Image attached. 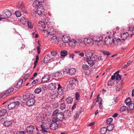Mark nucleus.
Masks as SVG:
<instances>
[{"instance_id": "f257e3e1", "label": "nucleus", "mask_w": 134, "mask_h": 134, "mask_svg": "<svg viewBox=\"0 0 134 134\" xmlns=\"http://www.w3.org/2000/svg\"><path fill=\"white\" fill-rule=\"evenodd\" d=\"M85 55L86 57V61L91 66H93L95 63V59L97 58V56L92 52L88 51L85 52Z\"/></svg>"}, {"instance_id": "f03ea898", "label": "nucleus", "mask_w": 134, "mask_h": 134, "mask_svg": "<svg viewBox=\"0 0 134 134\" xmlns=\"http://www.w3.org/2000/svg\"><path fill=\"white\" fill-rule=\"evenodd\" d=\"M52 116L56 117H53L52 118L54 119V121H62L64 119V114L62 112L59 111L58 109H57L54 110Z\"/></svg>"}, {"instance_id": "7ed1b4c3", "label": "nucleus", "mask_w": 134, "mask_h": 134, "mask_svg": "<svg viewBox=\"0 0 134 134\" xmlns=\"http://www.w3.org/2000/svg\"><path fill=\"white\" fill-rule=\"evenodd\" d=\"M110 47L114 48L121 44V40L118 37H115L112 39Z\"/></svg>"}, {"instance_id": "20e7f679", "label": "nucleus", "mask_w": 134, "mask_h": 134, "mask_svg": "<svg viewBox=\"0 0 134 134\" xmlns=\"http://www.w3.org/2000/svg\"><path fill=\"white\" fill-rule=\"evenodd\" d=\"M93 42H97L98 46L102 44L103 42V38L99 35L94 36L92 39Z\"/></svg>"}, {"instance_id": "39448f33", "label": "nucleus", "mask_w": 134, "mask_h": 134, "mask_svg": "<svg viewBox=\"0 0 134 134\" xmlns=\"http://www.w3.org/2000/svg\"><path fill=\"white\" fill-rule=\"evenodd\" d=\"M54 119L52 118L51 121V124L49 127L50 129L52 130H54L57 129L58 127V125L57 123V121H54Z\"/></svg>"}, {"instance_id": "423d86ee", "label": "nucleus", "mask_w": 134, "mask_h": 134, "mask_svg": "<svg viewBox=\"0 0 134 134\" xmlns=\"http://www.w3.org/2000/svg\"><path fill=\"white\" fill-rule=\"evenodd\" d=\"M20 103L18 101L13 102L10 103L8 105V109L11 110L14 109L17 105H19Z\"/></svg>"}, {"instance_id": "0eeeda50", "label": "nucleus", "mask_w": 134, "mask_h": 134, "mask_svg": "<svg viewBox=\"0 0 134 134\" xmlns=\"http://www.w3.org/2000/svg\"><path fill=\"white\" fill-rule=\"evenodd\" d=\"M103 39V42L102 43H105L107 46H108L110 47V44H111V37L110 36H107L105 38L104 40V41Z\"/></svg>"}, {"instance_id": "6e6552de", "label": "nucleus", "mask_w": 134, "mask_h": 134, "mask_svg": "<svg viewBox=\"0 0 134 134\" xmlns=\"http://www.w3.org/2000/svg\"><path fill=\"white\" fill-rule=\"evenodd\" d=\"M35 130V127L32 125L29 126L27 127L25 129L26 132L31 134Z\"/></svg>"}, {"instance_id": "1a4fd4ad", "label": "nucleus", "mask_w": 134, "mask_h": 134, "mask_svg": "<svg viewBox=\"0 0 134 134\" xmlns=\"http://www.w3.org/2000/svg\"><path fill=\"white\" fill-rule=\"evenodd\" d=\"M35 102V99L32 97L27 101L26 104L29 106H31L34 105Z\"/></svg>"}, {"instance_id": "9d476101", "label": "nucleus", "mask_w": 134, "mask_h": 134, "mask_svg": "<svg viewBox=\"0 0 134 134\" xmlns=\"http://www.w3.org/2000/svg\"><path fill=\"white\" fill-rule=\"evenodd\" d=\"M84 43L85 44L86 43L88 44H90L91 45H92L93 43V39L90 37L85 38L84 39Z\"/></svg>"}, {"instance_id": "9b49d317", "label": "nucleus", "mask_w": 134, "mask_h": 134, "mask_svg": "<svg viewBox=\"0 0 134 134\" xmlns=\"http://www.w3.org/2000/svg\"><path fill=\"white\" fill-rule=\"evenodd\" d=\"M70 37L67 35H64L62 37V40L63 42L67 43L69 42L70 40Z\"/></svg>"}, {"instance_id": "f8f14e48", "label": "nucleus", "mask_w": 134, "mask_h": 134, "mask_svg": "<svg viewBox=\"0 0 134 134\" xmlns=\"http://www.w3.org/2000/svg\"><path fill=\"white\" fill-rule=\"evenodd\" d=\"M58 94V93L57 92L55 91H53L50 93V97L52 99H54L57 97Z\"/></svg>"}, {"instance_id": "ddd939ff", "label": "nucleus", "mask_w": 134, "mask_h": 134, "mask_svg": "<svg viewBox=\"0 0 134 134\" xmlns=\"http://www.w3.org/2000/svg\"><path fill=\"white\" fill-rule=\"evenodd\" d=\"M69 44L71 47H75L77 45V41L74 39L71 40L69 41Z\"/></svg>"}, {"instance_id": "4468645a", "label": "nucleus", "mask_w": 134, "mask_h": 134, "mask_svg": "<svg viewBox=\"0 0 134 134\" xmlns=\"http://www.w3.org/2000/svg\"><path fill=\"white\" fill-rule=\"evenodd\" d=\"M64 119H68L71 115V112L69 110H66L64 114Z\"/></svg>"}, {"instance_id": "2eb2a0df", "label": "nucleus", "mask_w": 134, "mask_h": 134, "mask_svg": "<svg viewBox=\"0 0 134 134\" xmlns=\"http://www.w3.org/2000/svg\"><path fill=\"white\" fill-rule=\"evenodd\" d=\"M82 68L85 74L87 75L89 74V73L88 72L89 71V67L88 65L86 64L83 65L82 66Z\"/></svg>"}, {"instance_id": "dca6fc26", "label": "nucleus", "mask_w": 134, "mask_h": 134, "mask_svg": "<svg viewBox=\"0 0 134 134\" xmlns=\"http://www.w3.org/2000/svg\"><path fill=\"white\" fill-rule=\"evenodd\" d=\"M44 8L43 7H39L37 8L36 13H37L38 15H40L43 14L44 12Z\"/></svg>"}, {"instance_id": "f3484780", "label": "nucleus", "mask_w": 134, "mask_h": 134, "mask_svg": "<svg viewBox=\"0 0 134 134\" xmlns=\"http://www.w3.org/2000/svg\"><path fill=\"white\" fill-rule=\"evenodd\" d=\"M14 90V88H11L7 90L5 92L3 93V96H4V97L7 96L9 95Z\"/></svg>"}, {"instance_id": "a211bd4d", "label": "nucleus", "mask_w": 134, "mask_h": 134, "mask_svg": "<svg viewBox=\"0 0 134 134\" xmlns=\"http://www.w3.org/2000/svg\"><path fill=\"white\" fill-rule=\"evenodd\" d=\"M7 112V110L5 109H3L0 111V120L2 121L3 118L2 117Z\"/></svg>"}, {"instance_id": "6ab92c4d", "label": "nucleus", "mask_w": 134, "mask_h": 134, "mask_svg": "<svg viewBox=\"0 0 134 134\" xmlns=\"http://www.w3.org/2000/svg\"><path fill=\"white\" fill-rule=\"evenodd\" d=\"M42 2H41L40 1H36L34 2L32 4V5L34 7H41V4Z\"/></svg>"}, {"instance_id": "aec40b11", "label": "nucleus", "mask_w": 134, "mask_h": 134, "mask_svg": "<svg viewBox=\"0 0 134 134\" xmlns=\"http://www.w3.org/2000/svg\"><path fill=\"white\" fill-rule=\"evenodd\" d=\"M32 96V95H30L29 93H26L23 95V100H28V99L30 98V97H31Z\"/></svg>"}, {"instance_id": "412c9836", "label": "nucleus", "mask_w": 134, "mask_h": 134, "mask_svg": "<svg viewBox=\"0 0 134 134\" xmlns=\"http://www.w3.org/2000/svg\"><path fill=\"white\" fill-rule=\"evenodd\" d=\"M129 35L127 32L121 34V37L122 40H125L129 37Z\"/></svg>"}, {"instance_id": "4be33fe9", "label": "nucleus", "mask_w": 134, "mask_h": 134, "mask_svg": "<svg viewBox=\"0 0 134 134\" xmlns=\"http://www.w3.org/2000/svg\"><path fill=\"white\" fill-rule=\"evenodd\" d=\"M69 83L70 85L77 84L78 80L77 79H70Z\"/></svg>"}, {"instance_id": "5701e85b", "label": "nucleus", "mask_w": 134, "mask_h": 134, "mask_svg": "<svg viewBox=\"0 0 134 134\" xmlns=\"http://www.w3.org/2000/svg\"><path fill=\"white\" fill-rule=\"evenodd\" d=\"M3 12L5 13L4 15H5L7 18H9L12 15V12L8 10H5Z\"/></svg>"}, {"instance_id": "b1692460", "label": "nucleus", "mask_w": 134, "mask_h": 134, "mask_svg": "<svg viewBox=\"0 0 134 134\" xmlns=\"http://www.w3.org/2000/svg\"><path fill=\"white\" fill-rule=\"evenodd\" d=\"M51 59V57L48 55H47L44 59L43 62L44 63H47Z\"/></svg>"}, {"instance_id": "393cba45", "label": "nucleus", "mask_w": 134, "mask_h": 134, "mask_svg": "<svg viewBox=\"0 0 134 134\" xmlns=\"http://www.w3.org/2000/svg\"><path fill=\"white\" fill-rule=\"evenodd\" d=\"M76 72V70L75 69L72 68L68 69V71L67 73H69L70 75H74Z\"/></svg>"}, {"instance_id": "a878e982", "label": "nucleus", "mask_w": 134, "mask_h": 134, "mask_svg": "<svg viewBox=\"0 0 134 134\" xmlns=\"http://www.w3.org/2000/svg\"><path fill=\"white\" fill-rule=\"evenodd\" d=\"M58 38L57 36H53L52 37L51 39V41L53 43H57L58 42Z\"/></svg>"}, {"instance_id": "bb28decb", "label": "nucleus", "mask_w": 134, "mask_h": 134, "mask_svg": "<svg viewBox=\"0 0 134 134\" xmlns=\"http://www.w3.org/2000/svg\"><path fill=\"white\" fill-rule=\"evenodd\" d=\"M50 79V77L48 76H44L41 79L42 82H47Z\"/></svg>"}, {"instance_id": "cd10ccee", "label": "nucleus", "mask_w": 134, "mask_h": 134, "mask_svg": "<svg viewBox=\"0 0 134 134\" xmlns=\"http://www.w3.org/2000/svg\"><path fill=\"white\" fill-rule=\"evenodd\" d=\"M62 73L60 71H57L54 73L53 74V76L55 77H60L62 75Z\"/></svg>"}, {"instance_id": "c85d7f7f", "label": "nucleus", "mask_w": 134, "mask_h": 134, "mask_svg": "<svg viewBox=\"0 0 134 134\" xmlns=\"http://www.w3.org/2000/svg\"><path fill=\"white\" fill-rule=\"evenodd\" d=\"M41 79L39 78L38 79H37L35 80H34L32 82V85H35L36 84H39L42 82Z\"/></svg>"}, {"instance_id": "c756f323", "label": "nucleus", "mask_w": 134, "mask_h": 134, "mask_svg": "<svg viewBox=\"0 0 134 134\" xmlns=\"http://www.w3.org/2000/svg\"><path fill=\"white\" fill-rule=\"evenodd\" d=\"M57 85L55 83H52L48 85V87L50 89L53 90L56 88Z\"/></svg>"}, {"instance_id": "7c9ffc66", "label": "nucleus", "mask_w": 134, "mask_h": 134, "mask_svg": "<svg viewBox=\"0 0 134 134\" xmlns=\"http://www.w3.org/2000/svg\"><path fill=\"white\" fill-rule=\"evenodd\" d=\"M12 124V121L11 120H6L3 123V125L5 126H10Z\"/></svg>"}, {"instance_id": "2f4dec72", "label": "nucleus", "mask_w": 134, "mask_h": 134, "mask_svg": "<svg viewBox=\"0 0 134 134\" xmlns=\"http://www.w3.org/2000/svg\"><path fill=\"white\" fill-rule=\"evenodd\" d=\"M23 80H21L19 81L15 85V87L17 88L20 87L23 84Z\"/></svg>"}, {"instance_id": "473e14b6", "label": "nucleus", "mask_w": 134, "mask_h": 134, "mask_svg": "<svg viewBox=\"0 0 134 134\" xmlns=\"http://www.w3.org/2000/svg\"><path fill=\"white\" fill-rule=\"evenodd\" d=\"M66 101L67 104H71L72 102L73 98L71 97H69L66 98Z\"/></svg>"}, {"instance_id": "72a5a7b5", "label": "nucleus", "mask_w": 134, "mask_h": 134, "mask_svg": "<svg viewBox=\"0 0 134 134\" xmlns=\"http://www.w3.org/2000/svg\"><path fill=\"white\" fill-rule=\"evenodd\" d=\"M84 43L82 41L79 39H77V46H82Z\"/></svg>"}, {"instance_id": "f704fd0d", "label": "nucleus", "mask_w": 134, "mask_h": 134, "mask_svg": "<svg viewBox=\"0 0 134 134\" xmlns=\"http://www.w3.org/2000/svg\"><path fill=\"white\" fill-rule=\"evenodd\" d=\"M20 20L21 24L24 25L26 23V20L24 17H21Z\"/></svg>"}, {"instance_id": "c9c22d12", "label": "nucleus", "mask_w": 134, "mask_h": 134, "mask_svg": "<svg viewBox=\"0 0 134 134\" xmlns=\"http://www.w3.org/2000/svg\"><path fill=\"white\" fill-rule=\"evenodd\" d=\"M107 130L105 127H103L100 129V132L101 134H105L107 132Z\"/></svg>"}, {"instance_id": "e433bc0d", "label": "nucleus", "mask_w": 134, "mask_h": 134, "mask_svg": "<svg viewBox=\"0 0 134 134\" xmlns=\"http://www.w3.org/2000/svg\"><path fill=\"white\" fill-rule=\"evenodd\" d=\"M27 24L28 27L29 28L32 29L34 27L33 24L31 21H27Z\"/></svg>"}, {"instance_id": "4c0bfd02", "label": "nucleus", "mask_w": 134, "mask_h": 134, "mask_svg": "<svg viewBox=\"0 0 134 134\" xmlns=\"http://www.w3.org/2000/svg\"><path fill=\"white\" fill-rule=\"evenodd\" d=\"M114 127V125L113 124L109 125L107 128V130L109 131H112Z\"/></svg>"}, {"instance_id": "58836bf2", "label": "nucleus", "mask_w": 134, "mask_h": 134, "mask_svg": "<svg viewBox=\"0 0 134 134\" xmlns=\"http://www.w3.org/2000/svg\"><path fill=\"white\" fill-rule=\"evenodd\" d=\"M38 26L40 27H41L43 29H44L46 27V25L42 21L40 22L38 24Z\"/></svg>"}, {"instance_id": "ea45409f", "label": "nucleus", "mask_w": 134, "mask_h": 134, "mask_svg": "<svg viewBox=\"0 0 134 134\" xmlns=\"http://www.w3.org/2000/svg\"><path fill=\"white\" fill-rule=\"evenodd\" d=\"M53 30V29L52 28H51L49 30V29H48V30L47 31V32H48V34L50 35H54L55 32V31L52 30Z\"/></svg>"}, {"instance_id": "a19ab883", "label": "nucleus", "mask_w": 134, "mask_h": 134, "mask_svg": "<svg viewBox=\"0 0 134 134\" xmlns=\"http://www.w3.org/2000/svg\"><path fill=\"white\" fill-rule=\"evenodd\" d=\"M131 98L130 97H128L125 99V102L127 105L131 103Z\"/></svg>"}, {"instance_id": "79ce46f5", "label": "nucleus", "mask_w": 134, "mask_h": 134, "mask_svg": "<svg viewBox=\"0 0 134 134\" xmlns=\"http://www.w3.org/2000/svg\"><path fill=\"white\" fill-rule=\"evenodd\" d=\"M67 51H62L60 52V55L62 57H65L67 55Z\"/></svg>"}, {"instance_id": "37998d69", "label": "nucleus", "mask_w": 134, "mask_h": 134, "mask_svg": "<svg viewBox=\"0 0 134 134\" xmlns=\"http://www.w3.org/2000/svg\"><path fill=\"white\" fill-rule=\"evenodd\" d=\"M42 91V89L40 87H37L36 88L35 90V92L36 94H39Z\"/></svg>"}, {"instance_id": "c03bdc74", "label": "nucleus", "mask_w": 134, "mask_h": 134, "mask_svg": "<svg viewBox=\"0 0 134 134\" xmlns=\"http://www.w3.org/2000/svg\"><path fill=\"white\" fill-rule=\"evenodd\" d=\"M41 127L42 129V130L44 132H47V131L46 130V129H47L48 127H46V126L43 125H41Z\"/></svg>"}, {"instance_id": "a18cd8bd", "label": "nucleus", "mask_w": 134, "mask_h": 134, "mask_svg": "<svg viewBox=\"0 0 134 134\" xmlns=\"http://www.w3.org/2000/svg\"><path fill=\"white\" fill-rule=\"evenodd\" d=\"M130 109L131 110L134 109V103H131L128 105Z\"/></svg>"}, {"instance_id": "49530a36", "label": "nucleus", "mask_w": 134, "mask_h": 134, "mask_svg": "<svg viewBox=\"0 0 134 134\" xmlns=\"http://www.w3.org/2000/svg\"><path fill=\"white\" fill-rule=\"evenodd\" d=\"M15 14L17 17H20L21 15V12L19 10L16 11L15 12Z\"/></svg>"}, {"instance_id": "de8ad7c7", "label": "nucleus", "mask_w": 134, "mask_h": 134, "mask_svg": "<svg viewBox=\"0 0 134 134\" xmlns=\"http://www.w3.org/2000/svg\"><path fill=\"white\" fill-rule=\"evenodd\" d=\"M60 108L62 110L64 109L66 107L65 104L63 103H61L60 105Z\"/></svg>"}, {"instance_id": "09e8293b", "label": "nucleus", "mask_w": 134, "mask_h": 134, "mask_svg": "<svg viewBox=\"0 0 134 134\" xmlns=\"http://www.w3.org/2000/svg\"><path fill=\"white\" fill-rule=\"evenodd\" d=\"M23 5L24 4L22 2H19L17 4V7L20 9Z\"/></svg>"}, {"instance_id": "8fccbe9b", "label": "nucleus", "mask_w": 134, "mask_h": 134, "mask_svg": "<svg viewBox=\"0 0 134 134\" xmlns=\"http://www.w3.org/2000/svg\"><path fill=\"white\" fill-rule=\"evenodd\" d=\"M113 119L111 118L108 119L106 120V123L107 124H110L113 121Z\"/></svg>"}, {"instance_id": "3c124183", "label": "nucleus", "mask_w": 134, "mask_h": 134, "mask_svg": "<svg viewBox=\"0 0 134 134\" xmlns=\"http://www.w3.org/2000/svg\"><path fill=\"white\" fill-rule=\"evenodd\" d=\"M20 9L23 12H24L25 13H27V10H26V9L25 8V7L24 6V5H23L21 7Z\"/></svg>"}, {"instance_id": "603ef678", "label": "nucleus", "mask_w": 134, "mask_h": 134, "mask_svg": "<svg viewBox=\"0 0 134 134\" xmlns=\"http://www.w3.org/2000/svg\"><path fill=\"white\" fill-rule=\"evenodd\" d=\"M116 80H117L120 81L122 78V76L119 75V74H117L116 75Z\"/></svg>"}, {"instance_id": "864d4df0", "label": "nucleus", "mask_w": 134, "mask_h": 134, "mask_svg": "<svg viewBox=\"0 0 134 134\" xmlns=\"http://www.w3.org/2000/svg\"><path fill=\"white\" fill-rule=\"evenodd\" d=\"M51 54L52 55L55 57L58 55V53L56 51H54L51 52Z\"/></svg>"}, {"instance_id": "5fc2aeb1", "label": "nucleus", "mask_w": 134, "mask_h": 134, "mask_svg": "<svg viewBox=\"0 0 134 134\" xmlns=\"http://www.w3.org/2000/svg\"><path fill=\"white\" fill-rule=\"evenodd\" d=\"M80 96L78 92H76V93L75 98L76 100H79L80 99Z\"/></svg>"}, {"instance_id": "6e6d98bb", "label": "nucleus", "mask_w": 134, "mask_h": 134, "mask_svg": "<svg viewBox=\"0 0 134 134\" xmlns=\"http://www.w3.org/2000/svg\"><path fill=\"white\" fill-rule=\"evenodd\" d=\"M126 109V107L125 106H123L120 108V110L121 111H125Z\"/></svg>"}, {"instance_id": "4d7b16f0", "label": "nucleus", "mask_w": 134, "mask_h": 134, "mask_svg": "<svg viewBox=\"0 0 134 134\" xmlns=\"http://www.w3.org/2000/svg\"><path fill=\"white\" fill-rule=\"evenodd\" d=\"M2 15H0V19H4L7 18L5 15H4V14H5V13H4L3 12L2 13Z\"/></svg>"}, {"instance_id": "13d9d810", "label": "nucleus", "mask_w": 134, "mask_h": 134, "mask_svg": "<svg viewBox=\"0 0 134 134\" xmlns=\"http://www.w3.org/2000/svg\"><path fill=\"white\" fill-rule=\"evenodd\" d=\"M80 112H77L75 114V115H74V117L75 119H77L78 118L79 115L80 114Z\"/></svg>"}, {"instance_id": "bf43d9fd", "label": "nucleus", "mask_w": 134, "mask_h": 134, "mask_svg": "<svg viewBox=\"0 0 134 134\" xmlns=\"http://www.w3.org/2000/svg\"><path fill=\"white\" fill-rule=\"evenodd\" d=\"M44 119L43 118L41 117L40 116H38L37 118V120L39 122H41Z\"/></svg>"}, {"instance_id": "052dcab7", "label": "nucleus", "mask_w": 134, "mask_h": 134, "mask_svg": "<svg viewBox=\"0 0 134 134\" xmlns=\"http://www.w3.org/2000/svg\"><path fill=\"white\" fill-rule=\"evenodd\" d=\"M29 76V74L27 73L25 75L24 77V80H25V81L27 80Z\"/></svg>"}, {"instance_id": "680f3d73", "label": "nucleus", "mask_w": 134, "mask_h": 134, "mask_svg": "<svg viewBox=\"0 0 134 134\" xmlns=\"http://www.w3.org/2000/svg\"><path fill=\"white\" fill-rule=\"evenodd\" d=\"M103 53L104 55H107V56H109L110 54L109 52L107 51H104L103 52Z\"/></svg>"}, {"instance_id": "e2e57ef3", "label": "nucleus", "mask_w": 134, "mask_h": 134, "mask_svg": "<svg viewBox=\"0 0 134 134\" xmlns=\"http://www.w3.org/2000/svg\"><path fill=\"white\" fill-rule=\"evenodd\" d=\"M131 29H132V30L131 29H130V27L129 28V30L132 32V33L130 35L132 37V36L134 35V33L133 32V27H131Z\"/></svg>"}, {"instance_id": "0e129e2a", "label": "nucleus", "mask_w": 134, "mask_h": 134, "mask_svg": "<svg viewBox=\"0 0 134 134\" xmlns=\"http://www.w3.org/2000/svg\"><path fill=\"white\" fill-rule=\"evenodd\" d=\"M25 132L23 131H19L17 132L16 134H24Z\"/></svg>"}, {"instance_id": "69168bd1", "label": "nucleus", "mask_w": 134, "mask_h": 134, "mask_svg": "<svg viewBox=\"0 0 134 134\" xmlns=\"http://www.w3.org/2000/svg\"><path fill=\"white\" fill-rule=\"evenodd\" d=\"M39 59L38 58V55H37L36 56V59L34 61L35 63H37L38 62V60Z\"/></svg>"}, {"instance_id": "338daca9", "label": "nucleus", "mask_w": 134, "mask_h": 134, "mask_svg": "<svg viewBox=\"0 0 134 134\" xmlns=\"http://www.w3.org/2000/svg\"><path fill=\"white\" fill-rule=\"evenodd\" d=\"M58 91H60V90H62V88L61 87V86H60V84H58Z\"/></svg>"}, {"instance_id": "774afa93", "label": "nucleus", "mask_w": 134, "mask_h": 134, "mask_svg": "<svg viewBox=\"0 0 134 134\" xmlns=\"http://www.w3.org/2000/svg\"><path fill=\"white\" fill-rule=\"evenodd\" d=\"M129 65V63H127L126 64H125L122 67V68H124Z\"/></svg>"}]
</instances>
